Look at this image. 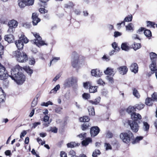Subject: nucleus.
Returning <instances> with one entry per match:
<instances>
[{
    "mask_svg": "<svg viewBox=\"0 0 157 157\" xmlns=\"http://www.w3.org/2000/svg\"><path fill=\"white\" fill-rule=\"evenodd\" d=\"M60 156L61 157H67V154L63 151L61 152Z\"/></svg>",
    "mask_w": 157,
    "mask_h": 157,
    "instance_id": "64",
    "label": "nucleus"
},
{
    "mask_svg": "<svg viewBox=\"0 0 157 157\" xmlns=\"http://www.w3.org/2000/svg\"><path fill=\"white\" fill-rule=\"evenodd\" d=\"M61 74L60 73H59L57 74L56 77L54 78L53 81L56 82L57 80H58L61 76Z\"/></svg>",
    "mask_w": 157,
    "mask_h": 157,
    "instance_id": "63",
    "label": "nucleus"
},
{
    "mask_svg": "<svg viewBox=\"0 0 157 157\" xmlns=\"http://www.w3.org/2000/svg\"><path fill=\"white\" fill-rule=\"evenodd\" d=\"M18 22L14 19L10 20L8 23V25L9 27L7 32L10 34L13 33L15 31V28L18 26Z\"/></svg>",
    "mask_w": 157,
    "mask_h": 157,
    "instance_id": "5",
    "label": "nucleus"
},
{
    "mask_svg": "<svg viewBox=\"0 0 157 157\" xmlns=\"http://www.w3.org/2000/svg\"><path fill=\"white\" fill-rule=\"evenodd\" d=\"M33 35L36 38V39L33 40L34 44L39 47L44 45H47V43H45L42 40L41 38L38 33H33Z\"/></svg>",
    "mask_w": 157,
    "mask_h": 157,
    "instance_id": "7",
    "label": "nucleus"
},
{
    "mask_svg": "<svg viewBox=\"0 0 157 157\" xmlns=\"http://www.w3.org/2000/svg\"><path fill=\"white\" fill-rule=\"evenodd\" d=\"M117 70L120 74L124 75L127 72L128 69L126 66H123L117 68Z\"/></svg>",
    "mask_w": 157,
    "mask_h": 157,
    "instance_id": "14",
    "label": "nucleus"
},
{
    "mask_svg": "<svg viewBox=\"0 0 157 157\" xmlns=\"http://www.w3.org/2000/svg\"><path fill=\"white\" fill-rule=\"evenodd\" d=\"M68 157H77L75 155V153L73 150H71L69 152Z\"/></svg>",
    "mask_w": 157,
    "mask_h": 157,
    "instance_id": "43",
    "label": "nucleus"
},
{
    "mask_svg": "<svg viewBox=\"0 0 157 157\" xmlns=\"http://www.w3.org/2000/svg\"><path fill=\"white\" fill-rule=\"evenodd\" d=\"M13 56L15 57L17 60L19 62H25L28 59L27 55L25 52H21L17 50L13 52Z\"/></svg>",
    "mask_w": 157,
    "mask_h": 157,
    "instance_id": "3",
    "label": "nucleus"
},
{
    "mask_svg": "<svg viewBox=\"0 0 157 157\" xmlns=\"http://www.w3.org/2000/svg\"><path fill=\"white\" fill-rule=\"evenodd\" d=\"M150 59L151 63L149 66L151 71H155L156 70L155 66H156V62L157 58V54L153 52H151L149 53Z\"/></svg>",
    "mask_w": 157,
    "mask_h": 157,
    "instance_id": "4",
    "label": "nucleus"
},
{
    "mask_svg": "<svg viewBox=\"0 0 157 157\" xmlns=\"http://www.w3.org/2000/svg\"><path fill=\"white\" fill-rule=\"evenodd\" d=\"M131 117L133 121L137 122L138 123H140V121L142 118L141 115L139 113H132L131 114Z\"/></svg>",
    "mask_w": 157,
    "mask_h": 157,
    "instance_id": "10",
    "label": "nucleus"
},
{
    "mask_svg": "<svg viewBox=\"0 0 157 157\" xmlns=\"http://www.w3.org/2000/svg\"><path fill=\"white\" fill-rule=\"evenodd\" d=\"M41 123L40 122H35L33 124V126L32 128H35L38 125H40Z\"/></svg>",
    "mask_w": 157,
    "mask_h": 157,
    "instance_id": "58",
    "label": "nucleus"
},
{
    "mask_svg": "<svg viewBox=\"0 0 157 157\" xmlns=\"http://www.w3.org/2000/svg\"><path fill=\"white\" fill-rule=\"evenodd\" d=\"M120 137L124 143L128 144L129 143L131 140L133 139L134 135L130 131L128 130L121 133Z\"/></svg>",
    "mask_w": 157,
    "mask_h": 157,
    "instance_id": "2",
    "label": "nucleus"
},
{
    "mask_svg": "<svg viewBox=\"0 0 157 157\" xmlns=\"http://www.w3.org/2000/svg\"><path fill=\"white\" fill-rule=\"evenodd\" d=\"M37 98H34L33 100L31 103V107H34L37 104Z\"/></svg>",
    "mask_w": 157,
    "mask_h": 157,
    "instance_id": "50",
    "label": "nucleus"
},
{
    "mask_svg": "<svg viewBox=\"0 0 157 157\" xmlns=\"http://www.w3.org/2000/svg\"><path fill=\"white\" fill-rule=\"evenodd\" d=\"M154 101L150 98H147L145 100V104L148 106H150L153 104Z\"/></svg>",
    "mask_w": 157,
    "mask_h": 157,
    "instance_id": "30",
    "label": "nucleus"
},
{
    "mask_svg": "<svg viewBox=\"0 0 157 157\" xmlns=\"http://www.w3.org/2000/svg\"><path fill=\"white\" fill-rule=\"evenodd\" d=\"M132 15L130 14L126 17L124 19V21H126V22H130L132 21Z\"/></svg>",
    "mask_w": 157,
    "mask_h": 157,
    "instance_id": "45",
    "label": "nucleus"
},
{
    "mask_svg": "<svg viewBox=\"0 0 157 157\" xmlns=\"http://www.w3.org/2000/svg\"><path fill=\"white\" fill-rule=\"evenodd\" d=\"M149 128V125L148 123L144 121L143 122V129L145 131H148Z\"/></svg>",
    "mask_w": 157,
    "mask_h": 157,
    "instance_id": "25",
    "label": "nucleus"
},
{
    "mask_svg": "<svg viewBox=\"0 0 157 157\" xmlns=\"http://www.w3.org/2000/svg\"><path fill=\"white\" fill-rule=\"evenodd\" d=\"M27 6L32 5L34 3V0H25Z\"/></svg>",
    "mask_w": 157,
    "mask_h": 157,
    "instance_id": "49",
    "label": "nucleus"
},
{
    "mask_svg": "<svg viewBox=\"0 0 157 157\" xmlns=\"http://www.w3.org/2000/svg\"><path fill=\"white\" fill-rule=\"evenodd\" d=\"M89 126V123H84L81 126V128L82 130H85Z\"/></svg>",
    "mask_w": 157,
    "mask_h": 157,
    "instance_id": "42",
    "label": "nucleus"
},
{
    "mask_svg": "<svg viewBox=\"0 0 157 157\" xmlns=\"http://www.w3.org/2000/svg\"><path fill=\"white\" fill-rule=\"evenodd\" d=\"M100 129L97 126L92 127L90 129V133L92 137L97 136L99 132Z\"/></svg>",
    "mask_w": 157,
    "mask_h": 157,
    "instance_id": "11",
    "label": "nucleus"
},
{
    "mask_svg": "<svg viewBox=\"0 0 157 157\" xmlns=\"http://www.w3.org/2000/svg\"><path fill=\"white\" fill-rule=\"evenodd\" d=\"M144 104H140L136 105L134 106V107L135 110L136 109H137L140 110L143 109L144 107Z\"/></svg>",
    "mask_w": 157,
    "mask_h": 157,
    "instance_id": "44",
    "label": "nucleus"
},
{
    "mask_svg": "<svg viewBox=\"0 0 157 157\" xmlns=\"http://www.w3.org/2000/svg\"><path fill=\"white\" fill-rule=\"evenodd\" d=\"M26 71L31 76V75L33 73V71L32 69L29 67L26 69Z\"/></svg>",
    "mask_w": 157,
    "mask_h": 157,
    "instance_id": "61",
    "label": "nucleus"
},
{
    "mask_svg": "<svg viewBox=\"0 0 157 157\" xmlns=\"http://www.w3.org/2000/svg\"><path fill=\"white\" fill-rule=\"evenodd\" d=\"M126 111L128 113L130 114V115L132 113H135V109L134 106H129L126 109Z\"/></svg>",
    "mask_w": 157,
    "mask_h": 157,
    "instance_id": "21",
    "label": "nucleus"
},
{
    "mask_svg": "<svg viewBox=\"0 0 157 157\" xmlns=\"http://www.w3.org/2000/svg\"><path fill=\"white\" fill-rule=\"evenodd\" d=\"M14 38L13 36L11 34L6 36L4 38L5 40L8 41V43L13 42Z\"/></svg>",
    "mask_w": 157,
    "mask_h": 157,
    "instance_id": "17",
    "label": "nucleus"
},
{
    "mask_svg": "<svg viewBox=\"0 0 157 157\" xmlns=\"http://www.w3.org/2000/svg\"><path fill=\"white\" fill-rule=\"evenodd\" d=\"M133 94L136 98H139L140 95L138 91L135 88L132 89Z\"/></svg>",
    "mask_w": 157,
    "mask_h": 157,
    "instance_id": "31",
    "label": "nucleus"
},
{
    "mask_svg": "<svg viewBox=\"0 0 157 157\" xmlns=\"http://www.w3.org/2000/svg\"><path fill=\"white\" fill-rule=\"evenodd\" d=\"M121 48L122 50L128 51L129 49V48L126 43H123L121 45Z\"/></svg>",
    "mask_w": 157,
    "mask_h": 157,
    "instance_id": "26",
    "label": "nucleus"
},
{
    "mask_svg": "<svg viewBox=\"0 0 157 157\" xmlns=\"http://www.w3.org/2000/svg\"><path fill=\"white\" fill-rule=\"evenodd\" d=\"M86 133H81L79 135L77 136L79 137L81 140H83L86 137Z\"/></svg>",
    "mask_w": 157,
    "mask_h": 157,
    "instance_id": "56",
    "label": "nucleus"
},
{
    "mask_svg": "<svg viewBox=\"0 0 157 157\" xmlns=\"http://www.w3.org/2000/svg\"><path fill=\"white\" fill-rule=\"evenodd\" d=\"M19 40L25 43H27L28 42L27 38L24 35H22L19 38Z\"/></svg>",
    "mask_w": 157,
    "mask_h": 157,
    "instance_id": "34",
    "label": "nucleus"
},
{
    "mask_svg": "<svg viewBox=\"0 0 157 157\" xmlns=\"http://www.w3.org/2000/svg\"><path fill=\"white\" fill-rule=\"evenodd\" d=\"M125 27L126 31L132 32L134 30V25L131 23H129L127 25H126Z\"/></svg>",
    "mask_w": 157,
    "mask_h": 157,
    "instance_id": "18",
    "label": "nucleus"
},
{
    "mask_svg": "<svg viewBox=\"0 0 157 157\" xmlns=\"http://www.w3.org/2000/svg\"><path fill=\"white\" fill-rule=\"evenodd\" d=\"M116 71L110 67H108L104 73L106 75L113 76L115 74Z\"/></svg>",
    "mask_w": 157,
    "mask_h": 157,
    "instance_id": "16",
    "label": "nucleus"
},
{
    "mask_svg": "<svg viewBox=\"0 0 157 157\" xmlns=\"http://www.w3.org/2000/svg\"><path fill=\"white\" fill-rule=\"evenodd\" d=\"M100 154L101 152L99 150L95 149L93 152L92 156L97 157L98 155H100Z\"/></svg>",
    "mask_w": 157,
    "mask_h": 157,
    "instance_id": "40",
    "label": "nucleus"
},
{
    "mask_svg": "<svg viewBox=\"0 0 157 157\" xmlns=\"http://www.w3.org/2000/svg\"><path fill=\"white\" fill-rule=\"evenodd\" d=\"M105 147L106 149V150H108L109 149H112V147H111V145L109 143H105Z\"/></svg>",
    "mask_w": 157,
    "mask_h": 157,
    "instance_id": "59",
    "label": "nucleus"
},
{
    "mask_svg": "<svg viewBox=\"0 0 157 157\" xmlns=\"http://www.w3.org/2000/svg\"><path fill=\"white\" fill-rule=\"evenodd\" d=\"M100 101V98L99 97L96 98L94 101L89 100V101L92 104L97 105L99 103Z\"/></svg>",
    "mask_w": 157,
    "mask_h": 157,
    "instance_id": "33",
    "label": "nucleus"
},
{
    "mask_svg": "<svg viewBox=\"0 0 157 157\" xmlns=\"http://www.w3.org/2000/svg\"><path fill=\"white\" fill-rule=\"evenodd\" d=\"M23 68L19 65L15 66L11 69L9 76L18 85H21L25 81V76L22 73Z\"/></svg>",
    "mask_w": 157,
    "mask_h": 157,
    "instance_id": "1",
    "label": "nucleus"
},
{
    "mask_svg": "<svg viewBox=\"0 0 157 157\" xmlns=\"http://www.w3.org/2000/svg\"><path fill=\"white\" fill-rule=\"evenodd\" d=\"M88 111L90 115L93 116L95 115L94 109L93 106H89L88 108Z\"/></svg>",
    "mask_w": 157,
    "mask_h": 157,
    "instance_id": "29",
    "label": "nucleus"
},
{
    "mask_svg": "<svg viewBox=\"0 0 157 157\" xmlns=\"http://www.w3.org/2000/svg\"><path fill=\"white\" fill-rule=\"evenodd\" d=\"M4 49L3 46L0 44V57L2 58L1 56L4 53Z\"/></svg>",
    "mask_w": 157,
    "mask_h": 157,
    "instance_id": "53",
    "label": "nucleus"
},
{
    "mask_svg": "<svg viewBox=\"0 0 157 157\" xmlns=\"http://www.w3.org/2000/svg\"><path fill=\"white\" fill-rule=\"evenodd\" d=\"M58 129L55 127H49L48 128V131H51L52 132L54 133H56L57 132Z\"/></svg>",
    "mask_w": 157,
    "mask_h": 157,
    "instance_id": "37",
    "label": "nucleus"
},
{
    "mask_svg": "<svg viewBox=\"0 0 157 157\" xmlns=\"http://www.w3.org/2000/svg\"><path fill=\"white\" fill-rule=\"evenodd\" d=\"M128 123L133 132H137L138 131L140 127L137 122L129 120L128 121Z\"/></svg>",
    "mask_w": 157,
    "mask_h": 157,
    "instance_id": "8",
    "label": "nucleus"
},
{
    "mask_svg": "<svg viewBox=\"0 0 157 157\" xmlns=\"http://www.w3.org/2000/svg\"><path fill=\"white\" fill-rule=\"evenodd\" d=\"M90 120V118L87 116H84L83 117H81L79 118V121L80 122L84 123H88Z\"/></svg>",
    "mask_w": 157,
    "mask_h": 157,
    "instance_id": "23",
    "label": "nucleus"
},
{
    "mask_svg": "<svg viewBox=\"0 0 157 157\" xmlns=\"http://www.w3.org/2000/svg\"><path fill=\"white\" fill-rule=\"evenodd\" d=\"M130 68L131 71L136 74L138 71V66L136 63H132L130 66Z\"/></svg>",
    "mask_w": 157,
    "mask_h": 157,
    "instance_id": "15",
    "label": "nucleus"
},
{
    "mask_svg": "<svg viewBox=\"0 0 157 157\" xmlns=\"http://www.w3.org/2000/svg\"><path fill=\"white\" fill-rule=\"evenodd\" d=\"M60 86L59 84L57 85L53 89H52L50 92V93L55 94L57 91L60 88Z\"/></svg>",
    "mask_w": 157,
    "mask_h": 157,
    "instance_id": "38",
    "label": "nucleus"
},
{
    "mask_svg": "<svg viewBox=\"0 0 157 157\" xmlns=\"http://www.w3.org/2000/svg\"><path fill=\"white\" fill-rule=\"evenodd\" d=\"M62 109L63 108L62 107L58 106L55 108V112L58 113L60 114L62 113Z\"/></svg>",
    "mask_w": 157,
    "mask_h": 157,
    "instance_id": "48",
    "label": "nucleus"
},
{
    "mask_svg": "<svg viewBox=\"0 0 157 157\" xmlns=\"http://www.w3.org/2000/svg\"><path fill=\"white\" fill-rule=\"evenodd\" d=\"M82 96L83 98L86 99H88L90 97L89 94L86 93H84Z\"/></svg>",
    "mask_w": 157,
    "mask_h": 157,
    "instance_id": "55",
    "label": "nucleus"
},
{
    "mask_svg": "<svg viewBox=\"0 0 157 157\" xmlns=\"http://www.w3.org/2000/svg\"><path fill=\"white\" fill-rule=\"evenodd\" d=\"M112 46L113 48L115 50L117 51V52L119 51V50H120V49L118 47L116 43L114 42L112 44Z\"/></svg>",
    "mask_w": 157,
    "mask_h": 157,
    "instance_id": "46",
    "label": "nucleus"
},
{
    "mask_svg": "<svg viewBox=\"0 0 157 157\" xmlns=\"http://www.w3.org/2000/svg\"><path fill=\"white\" fill-rule=\"evenodd\" d=\"M143 138V137L142 136H137L134 140L132 142V144H134L138 143L140 141L142 140Z\"/></svg>",
    "mask_w": 157,
    "mask_h": 157,
    "instance_id": "35",
    "label": "nucleus"
},
{
    "mask_svg": "<svg viewBox=\"0 0 157 157\" xmlns=\"http://www.w3.org/2000/svg\"><path fill=\"white\" fill-rule=\"evenodd\" d=\"M69 78L70 79L71 82L72 86L74 84L77 83L78 82V78L77 77L72 76Z\"/></svg>",
    "mask_w": 157,
    "mask_h": 157,
    "instance_id": "28",
    "label": "nucleus"
},
{
    "mask_svg": "<svg viewBox=\"0 0 157 157\" xmlns=\"http://www.w3.org/2000/svg\"><path fill=\"white\" fill-rule=\"evenodd\" d=\"M8 74L5 68L3 66L0 67V79L6 80L8 76Z\"/></svg>",
    "mask_w": 157,
    "mask_h": 157,
    "instance_id": "9",
    "label": "nucleus"
},
{
    "mask_svg": "<svg viewBox=\"0 0 157 157\" xmlns=\"http://www.w3.org/2000/svg\"><path fill=\"white\" fill-rule=\"evenodd\" d=\"M73 6V4L72 2H70L68 4L65 5V7L67 8H72Z\"/></svg>",
    "mask_w": 157,
    "mask_h": 157,
    "instance_id": "57",
    "label": "nucleus"
},
{
    "mask_svg": "<svg viewBox=\"0 0 157 157\" xmlns=\"http://www.w3.org/2000/svg\"><path fill=\"white\" fill-rule=\"evenodd\" d=\"M15 44L19 50L22 49L24 46V44L23 42L19 40L17 41H16L15 42Z\"/></svg>",
    "mask_w": 157,
    "mask_h": 157,
    "instance_id": "19",
    "label": "nucleus"
},
{
    "mask_svg": "<svg viewBox=\"0 0 157 157\" xmlns=\"http://www.w3.org/2000/svg\"><path fill=\"white\" fill-rule=\"evenodd\" d=\"M79 55L75 52H73L71 57V64L72 67L76 68L78 65L79 62Z\"/></svg>",
    "mask_w": 157,
    "mask_h": 157,
    "instance_id": "6",
    "label": "nucleus"
},
{
    "mask_svg": "<svg viewBox=\"0 0 157 157\" xmlns=\"http://www.w3.org/2000/svg\"><path fill=\"white\" fill-rule=\"evenodd\" d=\"M92 140L90 138H87L82 142V144L83 146H86L88 145L90 142H91Z\"/></svg>",
    "mask_w": 157,
    "mask_h": 157,
    "instance_id": "22",
    "label": "nucleus"
},
{
    "mask_svg": "<svg viewBox=\"0 0 157 157\" xmlns=\"http://www.w3.org/2000/svg\"><path fill=\"white\" fill-rule=\"evenodd\" d=\"M144 35L147 37H150L151 36V33L150 30L146 29L144 31Z\"/></svg>",
    "mask_w": 157,
    "mask_h": 157,
    "instance_id": "41",
    "label": "nucleus"
},
{
    "mask_svg": "<svg viewBox=\"0 0 157 157\" xmlns=\"http://www.w3.org/2000/svg\"><path fill=\"white\" fill-rule=\"evenodd\" d=\"M18 2L19 6L21 8H24L26 6H27L25 0H19L18 1Z\"/></svg>",
    "mask_w": 157,
    "mask_h": 157,
    "instance_id": "24",
    "label": "nucleus"
},
{
    "mask_svg": "<svg viewBox=\"0 0 157 157\" xmlns=\"http://www.w3.org/2000/svg\"><path fill=\"white\" fill-rule=\"evenodd\" d=\"M146 23L147 27H152L153 28H155V24L154 22L147 21H146Z\"/></svg>",
    "mask_w": 157,
    "mask_h": 157,
    "instance_id": "39",
    "label": "nucleus"
},
{
    "mask_svg": "<svg viewBox=\"0 0 157 157\" xmlns=\"http://www.w3.org/2000/svg\"><path fill=\"white\" fill-rule=\"evenodd\" d=\"M98 87L95 86H90L89 87V92L90 93H94L97 91Z\"/></svg>",
    "mask_w": 157,
    "mask_h": 157,
    "instance_id": "36",
    "label": "nucleus"
},
{
    "mask_svg": "<svg viewBox=\"0 0 157 157\" xmlns=\"http://www.w3.org/2000/svg\"><path fill=\"white\" fill-rule=\"evenodd\" d=\"M32 18L33 20L32 22L33 25H36L40 21V18L38 17V15L36 13H33Z\"/></svg>",
    "mask_w": 157,
    "mask_h": 157,
    "instance_id": "12",
    "label": "nucleus"
},
{
    "mask_svg": "<svg viewBox=\"0 0 157 157\" xmlns=\"http://www.w3.org/2000/svg\"><path fill=\"white\" fill-rule=\"evenodd\" d=\"M60 59L59 57H54L53 58V59L52 60L50 61V66L51 65V63H55L57 61L59 60Z\"/></svg>",
    "mask_w": 157,
    "mask_h": 157,
    "instance_id": "54",
    "label": "nucleus"
},
{
    "mask_svg": "<svg viewBox=\"0 0 157 157\" xmlns=\"http://www.w3.org/2000/svg\"><path fill=\"white\" fill-rule=\"evenodd\" d=\"M151 98L154 101H157V92H154L151 95Z\"/></svg>",
    "mask_w": 157,
    "mask_h": 157,
    "instance_id": "47",
    "label": "nucleus"
},
{
    "mask_svg": "<svg viewBox=\"0 0 157 157\" xmlns=\"http://www.w3.org/2000/svg\"><path fill=\"white\" fill-rule=\"evenodd\" d=\"M80 144H76L75 142H71L67 144V147H68L73 148L76 146H78Z\"/></svg>",
    "mask_w": 157,
    "mask_h": 157,
    "instance_id": "32",
    "label": "nucleus"
},
{
    "mask_svg": "<svg viewBox=\"0 0 157 157\" xmlns=\"http://www.w3.org/2000/svg\"><path fill=\"white\" fill-rule=\"evenodd\" d=\"M132 46L134 50L136 51L141 47V45L140 43H137L134 42L132 45Z\"/></svg>",
    "mask_w": 157,
    "mask_h": 157,
    "instance_id": "27",
    "label": "nucleus"
},
{
    "mask_svg": "<svg viewBox=\"0 0 157 157\" xmlns=\"http://www.w3.org/2000/svg\"><path fill=\"white\" fill-rule=\"evenodd\" d=\"M63 85L65 87H69L72 86L69 78L65 80Z\"/></svg>",
    "mask_w": 157,
    "mask_h": 157,
    "instance_id": "20",
    "label": "nucleus"
},
{
    "mask_svg": "<svg viewBox=\"0 0 157 157\" xmlns=\"http://www.w3.org/2000/svg\"><path fill=\"white\" fill-rule=\"evenodd\" d=\"M106 79L111 83H113L114 82L113 78L109 76H107L106 77Z\"/></svg>",
    "mask_w": 157,
    "mask_h": 157,
    "instance_id": "60",
    "label": "nucleus"
},
{
    "mask_svg": "<svg viewBox=\"0 0 157 157\" xmlns=\"http://www.w3.org/2000/svg\"><path fill=\"white\" fill-rule=\"evenodd\" d=\"M126 21H124H124H121V23H118L117 25V26L118 29H120L121 28V25H122L123 26H124L125 25V22Z\"/></svg>",
    "mask_w": 157,
    "mask_h": 157,
    "instance_id": "52",
    "label": "nucleus"
},
{
    "mask_svg": "<svg viewBox=\"0 0 157 157\" xmlns=\"http://www.w3.org/2000/svg\"><path fill=\"white\" fill-rule=\"evenodd\" d=\"M102 71L99 70V69H94L91 70V75L95 77H100L102 75Z\"/></svg>",
    "mask_w": 157,
    "mask_h": 157,
    "instance_id": "13",
    "label": "nucleus"
},
{
    "mask_svg": "<svg viewBox=\"0 0 157 157\" xmlns=\"http://www.w3.org/2000/svg\"><path fill=\"white\" fill-rule=\"evenodd\" d=\"M122 33L118 31H115L114 33V36L115 37H117L119 36H121Z\"/></svg>",
    "mask_w": 157,
    "mask_h": 157,
    "instance_id": "62",
    "label": "nucleus"
},
{
    "mask_svg": "<svg viewBox=\"0 0 157 157\" xmlns=\"http://www.w3.org/2000/svg\"><path fill=\"white\" fill-rule=\"evenodd\" d=\"M91 86L90 82H87L83 83V86L86 89H88V87Z\"/></svg>",
    "mask_w": 157,
    "mask_h": 157,
    "instance_id": "51",
    "label": "nucleus"
}]
</instances>
